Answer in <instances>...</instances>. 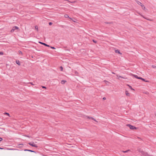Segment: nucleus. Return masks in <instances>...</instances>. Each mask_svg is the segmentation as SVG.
Segmentation results:
<instances>
[{
    "label": "nucleus",
    "mask_w": 156,
    "mask_h": 156,
    "mask_svg": "<svg viewBox=\"0 0 156 156\" xmlns=\"http://www.w3.org/2000/svg\"><path fill=\"white\" fill-rule=\"evenodd\" d=\"M24 151H28L30 152H35V151H32L30 150H28V149H25L24 150Z\"/></svg>",
    "instance_id": "nucleus-11"
},
{
    "label": "nucleus",
    "mask_w": 156,
    "mask_h": 156,
    "mask_svg": "<svg viewBox=\"0 0 156 156\" xmlns=\"http://www.w3.org/2000/svg\"><path fill=\"white\" fill-rule=\"evenodd\" d=\"M105 23H107V24H108V23H110L109 22H105Z\"/></svg>",
    "instance_id": "nucleus-32"
},
{
    "label": "nucleus",
    "mask_w": 156,
    "mask_h": 156,
    "mask_svg": "<svg viewBox=\"0 0 156 156\" xmlns=\"http://www.w3.org/2000/svg\"><path fill=\"white\" fill-rule=\"evenodd\" d=\"M139 79H140V80H142L144 81H145L146 82H149V81H148V80H146L145 81L144 80V79L140 77V78H139Z\"/></svg>",
    "instance_id": "nucleus-10"
},
{
    "label": "nucleus",
    "mask_w": 156,
    "mask_h": 156,
    "mask_svg": "<svg viewBox=\"0 0 156 156\" xmlns=\"http://www.w3.org/2000/svg\"><path fill=\"white\" fill-rule=\"evenodd\" d=\"M19 28L18 27L16 26H15L13 27L12 29L11 30V31L12 32H13L15 30L18 29Z\"/></svg>",
    "instance_id": "nucleus-4"
},
{
    "label": "nucleus",
    "mask_w": 156,
    "mask_h": 156,
    "mask_svg": "<svg viewBox=\"0 0 156 156\" xmlns=\"http://www.w3.org/2000/svg\"><path fill=\"white\" fill-rule=\"evenodd\" d=\"M141 6L142 7V8L144 9V10H145V7L144 6V5H143V4L142 5H141Z\"/></svg>",
    "instance_id": "nucleus-14"
},
{
    "label": "nucleus",
    "mask_w": 156,
    "mask_h": 156,
    "mask_svg": "<svg viewBox=\"0 0 156 156\" xmlns=\"http://www.w3.org/2000/svg\"><path fill=\"white\" fill-rule=\"evenodd\" d=\"M19 53L20 54H22V51H19Z\"/></svg>",
    "instance_id": "nucleus-23"
},
{
    "label": "nucleus",
    "mask_w": 156,
    "mask_h": 156,
    "mask_svg": "<svg viewBox=\"0 0 156 156\" xmlns=\"http://www.w3.org/2000/svg\"><path fill=\"white\" fill-rule=\"evenodd\" d=\"M132 75L133 76H134L135 77L138 79H139V78L140 77H138L137 75H135L134 74H132Z\"/></svg>",
    "instance_id": "nucleus-8"
},
{
    "label": "nucleus",
    "mask_w": 156,
    "mask_h": 156,
    "mask_svg": "<svg viewBox=\"0 0 156 156\" xmlns=\"http://www.w3.org/2000/svg\"><path fill=\"white\" fill-rule=\"evenodd\" d=\"M128 85L129 86V87L131 89V90H134V89H133V88H132V87L131 86L129 85Z\"/></svg>",
    "instance_id": "nucleus-19"
},
{
    "label": "nucleus",
    "mask_w": 156,
    "mask_h": 156,
    "mask_svg": "<svg viewBox=\"0 0 156 156\" xmlns=\"http://www.w3.org/2000/svg\"><path fill=\"white\" fill-rule=\"evenodd\" d=\"M136 2H137V3L139 5H142V3L141 2H139V1H137Z\"/></svg>",
    "instance_id": "nucleus-16"
},
{
    "label": "nucleus",
    "mask_w": 156,
    "mask_h": 156,
    "mask_svg": "<svg viewBox=\"0 0 156 156\" xmlns=\"http://www.w3.org/2000/svg\"><path fill=\"white\" fill-rule=\"evenodd\" d=\"M3 148H1L0 147V149H3Z\"/></svg>",
    "instance_id": "nucleus-34"
},
{
    "label": "nucleus",
    "mask_w": 156,
    "mask_h": 156,
    "mask_svg": "<svg viewBox=\"0 0 156 156\" xmlns=\"http://www.w3.org/2000/svg\"><path fill=\"white\" fill-rule=\"evenodd\" d=\"M16 63L18 64L19 66H20V61L18 60H16Z\"/></svg>",
    "instance_id": "nucleus-9"
},
{
    "label": "nucleus",
    "mask_w": 156,
    "mask_h": 156,
    "mask_svg": "<svg viewBox=\"0 0 156 156\" xmlns=\"http://www.w3.org/2000/svg\"><path fill=\"white\" fill-rule=\"evenodd\" d=\"M64 17H65L66 18H69V19H71L70 18H69V16H68V15H67V14H65V15H64Z\"/></svg>",
    "instance_id": "nucleus-15"
},
{
    "label": "nucleus",
    "mask_w": 156,
    "mask_h": 156,
    "mask_svg": "<svg viewBox=\"0 0 156 156\" xmlns=\"http://www.w3.org/2000/svg\"><path fill=\"white\" fill-rule=\"evenodd\" d=\"M2 140L3 139H2V138L0 137V142L2 141Z\"/></svg>",
    "instance_id": "nucleus-29"
},
{
    "label": "nucleus",
    "mask_w": 156,
    "mask_h": 156,
    "mask_svg": "<svg viewBox=\"0 0 156 156\" xmlns=\"http://www.w3.org/2000/svg\"><path fill=\"white\" fill-rule=\"evenodd\" d=\"M51 48L53 49H55V48L54 47H50Z\"/></svg>",
    "instance_id": "nucleus-25"
},
{
    "label": "nucleus",
    "mask_w": 156,
    "mask_h": 156,
    "mask_svg": "<svg viewBox=\"0 0 156 156\" xmlns=\"http://www.w3.org/2000/svg\"><path fill=\"white\" fill-rule=\"evenodd\" d=\"M66 82V81L65 80H62L61 81V83L62 84H64Z\"/></svg>",
    "instance_id": "nucleus-12"
},
{
    "label": "nucleus",
    "mask_w": 156,
    "mask_h": 156,
    "mask_svg": "<svg viewBox=\"0 0 156 156\" xmlns=\"http://www.w3.org/2000/svg\"><path fill=\"white\" fill-rule=\"evenodd\" d=\"M60 68V69H61V71H62V69H63V68H62V67L61 66Z\"/></svg>",
    "instance_id": "nucleus-28"
},
{
    "label": "nucleus",
    "mask_w": 156,
    "mask_h": 156,
    "mask_svg": "<svg viewBox=\"0 0 156 156\" xmlns=\"http://www.w3.org/2000/svg\"><path fill=\"white\" fill-rule=\"evenodd\" d=\"M126 125L129 126L130 129H136V127H135L134 126L131 125L130 124H127Z\"/></svg>",
    "instance_id": "nucleus-2"
},
{
    "label": "nucleus",
    "mask_w": 156,
    "mask_h": 156,
    "mask_svg": "<svg viewBox=\"0 0 156 156\" xmlns=\"http://www.w3.org/2000/svg\"><path fill=\"white\" fill-rule=\"evenodd\" d=\"M137 151L141 153L143 156H149V154L147 153L144 152L140 148L138 147L137 148Z\"/></svg>",
    "instance_id": "nucleus-1"
},
{
    "label": "nucleus",
    "mask_w": 156,
    "mask_h": 156,
    "mask_svg": "<svg viewBox=\"0 0 156 156\" xmlns=\"http://www.w3.org/2000/svg\"><path fill=\"white\" fill-rule=\"evenodd\" d=\"M3 53L2 52H0V55H3Z\"/></svg>",
    "instance_id": "nucleus-24"
},
{
    "label": "nucleus",
    "mask_w": 156,
    "mask_h": 156,
    "mask_svg": "<svg viewBox=\"0 0 156 156\" xmlns=\"http://www.w3.org/2000/svg\"><path fill=\"white\" fill-rule=\"evenodd\" d=\"M30 83L31 84H32V85H34V84H33V83Z\"/></svg>",
    "instance_id": "nucleus-33"
},
{
    "label": "nucleus",
    "mask_w": 156,
    "mask_h": 156,
    "mask_svg": "<svg viewBox=\"0 0 156 156\" xmlns=\"http://www.w3.org/2000/svg\"><path fill=\"white\" fill-rule=\"evenodd\" d=\"M149 156H152L150 155H149Z\"/></svg>",
    "instance_id": "nucleus-36"
},
{
    "label": "nucleus",
    "mask_w": 156,
    "mask_h": 156,
    "mask_svg": "<svg viewBox=\"0 0 156 156\" xmlns=\"http://www.w3.org/2000/svg\"><path fill=\"white\" fill-rule=\"evenodd\" d=\"M130 151V150H128L126 151H122V152L123 153H127L129 151Z\"/></svg>",
    "instance_id": "nucleus-18"
},
{
    "label": "nucleus",
    "mask_w": 156,
    "mask_h": 156,
    "mask_svg": "<svg viewBox=\"0 0 156 156\" xmlns=\"http://www.w3.org/2000/svg\"><path fill=\"white\" fill-rule=\"evenodd\" d=\"M52 24V23H51V22H50L49 23V24L50 25H51Z\"/></svg>",
    "instance_id": "nucleus-27"
},
{
    "label": "nucleus",
    "mask_w": 156,
    "mask_h": 156,
    "mask_svg": "<svg viewBox=\"0 0 156 156\" xmlns=\"http://www.w3.org/2000/svg\"><path fill=\"white\" fill-rule=\"evenodd\" d=\"M34 144V142H33L32 143L31 142H30L28 143V144L32 147H37V145Z\"/></svg>",
    "instance_id": "nucleus-3"
},
{
    "label": "nucleus",
    "mask_w": 156,
    "mask_h": 156,
    "mask_svg": "<svg viewBox=\"0 0 156 156\" xmlns=\"http://www.w3.org/2000/svg\"><path fill=\"white\" fill-rule=\"evenodd\" d=\"M87 118H88L89 119H92L94 121H95L96 122H98V121L92 117L87 116Z\"/></svg>",
    "instance_id": "nucleus-5"
},
{
    "label": "nucleus",
    "mask_w": 156,
    "mask_h": 156,
    "mask_svg": "<svg viewBox=\"0 0 156 156\" xmlns=\"http://www.w3.org/2000/svg\"><path fill=\"white\" fill-rule=\"evenodd\" d=\"M115 51L116 53H118L120 55L122 54V53L120 52L119 51V50H115Z\"/></svg>",
    "instance_id": "nucleus-7"
},
{
    "label": "nucleus",
    "mask_w": 156,
    "mask_h": 156,
    "mask_svg": "<svg viewBox=\"0 0 156 156\" xmlns=\"http://www.w3.org/2000/svg\"><path fill=\"white\" fill-rule=\"evenodd\" d=\"M93 41L95 43H97V41H95L94 40H93Z\"/></svg>",
    "instance_id": "nucleus-26"
},
{
    "label": "nucleus",
    "mask_w": 156,
    "mask_h": 156,
    "mask_svg": "<svg viewBox=\"0 0 156 156\" xmlns=\"http://www.w3.org/2000/svg\"><path fill=\"white\" fill-rule=\"evenodd\" d=\"M35 29L37 30H38V27L37 26H35Z\"/></svg>",
    "instance_id": "nucleus-22"
},
{
    "label": "nucleus",
    "mask_w": 156,
    "mask_h": 156,
    "mask_svg": "<svg viewBox=\"0 0 156 156\" xmlns=\"http://www.w3.org/2000/svg\"><path fill=\"white\" fill-rule=\"evenodd\" d=\"M126 95L127 96H129V94L128 93V91L127 90L126 91Z\"/></svg>",
    "instance_id": "nucleus-13"
},
{
    "label": "nucleus",
    "mask_w": 156,
    "mask_h": 156,
    "mask_svg": "<svg viewBox=\"0 0 156 156\" xmlns=\"http://www.w3.org/2000/svg\"><path fill=\"white\" fill-rule=\"evenodd\" d=\"M42 88H46V87L44 86H42Z\"/></svg>",
    "instance_id": "nucleus-30"
},
{
    "label": "nucleus",
    "mask_w": 156,
    "mask_h": 156,
    "mask_svg": "<svg viewBox=\"0 0 156 156\" xmlns=\"http://www.w3.org/2000/svg\"><path fill=\"white\" fill-rule=\"evenodd\" d=\"M151 66L153 68L156 69V66H155L152 65Z\"/></svg>",
    "instance_id": "nucleus-20"
},
{
    "label": "nucleus",
    "mask_w": 156,
    "mask_h": 156,
    "mask_svg": "<svg viewBox=\"0 0 156 156\" xmlns=\"http://www.w3.org/2000/svg\"><path fill=\"white\" fill-rule=\"evenodd\" d=\"M103 100H106V98H105V97H104V98H103Z\"/></svg>",
    "instance_id": "nucleus-31"
},
{
    "label": "nucleus",
    "mask_w": 156,
    "mask_h": 156,
    "mask_svg": "<svg viewBox=\"0 0 156 156\" xmlns=\"http://www.w3.org/2000/svg\"><path fill=\"white\" fill-rule=\"evenodd\" d=\"M5 114H6V115H7L9 117L10 116V115H9V113L5 112Z\"/></svg>",
    "instance_id": "nucleus-21"
},
{
    "label": "nucleus",
    "mask_w": 156,
    "mask_h": 156,
    "mask_svg": "<svg viewBox=\"0 0 156 156\" xmlns=\"http://www.w3.org/2000/svg\"><path fill=\"white\" fill-rule=\"evenodd\" d=\"M39 43L40 44H43L44 45V46H47V47H50V46L48 45L47 44H46L45 43H42V42H41L40 41H39Z\"/></svg>",
    "instance_id": "nucleus-6"
},
{
    "label": "nucleus",
    "mask_w": 156,
    "mask_h": 156,
    "mask_svg": "<svg viewBox=\"0 0 156 156\" xmlns=\"http://www.w3.org/2000/svg\"><path fill=\"white\" fill-rule=\"evenodd\" d=\"M112 73L114 74H115V73L114 72H112Z\"/></svg>",
    "instance_id": "nucleus-35"
},
{
    "label": "nucleus",
    "mask_w": 156,
    "mask_h": 156,
    "mask_svg": "<svg viewBox=\"0 0 156 156\" xmlns=\"http://www.w3.org/2000/svg\"><path fill=\"white\" fill-rule=\"evenodd\" d=\"M116 76L117 77H119V78H123V79H124V77H122V76H119L118 75H116Z\"/></svg>",
    "instance_id": "nucleus-17"
}]
</instances>
